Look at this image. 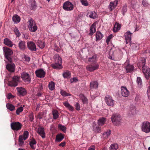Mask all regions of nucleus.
<instances>
[{
	"label": "nucleus",
	"mask_w": 150,
	"mask_h": 150,
	"mask_svg": "<svg viewBox=\"0 0 150 150\" xmlns=\"http://www.w3.org/2000/svg\"><path fill=\"white\" fill-rule=\"evenodd\" d=\"M54 58L55 60V64H52V67L54 69H59L62 64V58L58 54H55Z\"/></svg>",
	"instance_id": "obj_2"
},
{
	"label": "nucleus",
	"mask_w": 150,
	"mask_h": 150,
	"mask_svg": "<svg viewBox=\"0 0 150 150\" xmlns=\"http://www.w3.org/2000/svg\"><path fill=\"white\" fill-rule=\"evenodd\" d=\"M116 52L115 51L114 53V55L116 58H118V60H119L122 58V52L120 50H119L118 52H117V54H116Z\"/></svg>",
	"instance_id": "obj_29"
},
{
	"label": "nucleus",
	"mask_w": 150,
	"mask_h": 150,
	"mask_svg": "<svg viewBox=\"0 0 150 150\" xmlns=\"http://www.w3.org/2000/svg\"><path fill=\"white\" fill-rule=\"evenodd\" d=\"M12 19H20V18L18 15L15 14L13 15Z\"/></svg>",
	"instance_id": "obj_58"
},
{
	"label": "nucleus",
	"mask_w": 150,
	"mask_h": 150,
	"mask_svg": "<svg viewBox=\"0 0 150 150\" xmlns=\"http://www.w3.org/2000/svg\"><path fill=\"white\" fill-rule=\"evenodd\" d=\"M23 108L22 107H20L18 108L16 110V113L17 115H19L20 112L23 111Z\"/></svg>",
	"instance_id": "obj_48"
},
{
	"label": "nucleus",
	"mask_w": 150,
	"mask_h": 150,
	"mask_svg": "<svg viewBox=\"0 0 150 150\" xmlns=\"http://www.w3.org/2000/svg\"><path fill=\"white\" fill-rule=\"evenodd\" d=\"M75 106L76 108V109L78 111H79L80 110V106L79 104L78 103H76L75 105Z\"/></svg>",
	"instance_id": "obj_55"
},
{
	"label": "nucleus",
	"mask_w": 150,
	"mask_h": 150,
	"mask_svg": "<svg viewBox=\"0 0 150 150\" xmlns=\"http://www.w3.org/2000/svg\"><path fill=\"white\" fill-rule=\"evenodd\" d=\"M58 127L62 130L63 132H65L66 131V127L62 125L61 124H59L58 125Z\"/></svg>",
	"instance_id": "obj_44"
},
{
	"label": "nucleus",
	"mask_w": 150,
	"mask_h": 150,
	"mask_svg": "<svg viewBox=\"0 0 150 150\" xmlns=\"http://www.w3.org/2000/svg\"><path fill=\"white\" fill-rule=\"evenodd\" d=\"M95 64L94 65H93L92 64L87 65L86 67V69L88 71L91 72L98 69L99 67L98 64Z\"/></svg>",
	"instance_id": "obj_15"
},
{
	"label": "nucleus",
	"mask_w": 150,
	"mask_h": 150,
	"mask_svg": "<svg viewBox=\"0 0 150 150\" xmlns=\"http://www.w3.org/2000/svg\"><path fill=\"white\" fill-rule=\"evenodd\" d=\"M127 6H124L122 8V12L123 15H124L125 13L127 11Z\"/></svg>",
	"instance_id": "obj_56"
},
{
	"label": "nucleus",
	"mask_w": 150,
	"mask_h": 150,
	"mask_svg": "<svg viewBox=\"0 0 150 150\" xmlns=\"http://www.w3.org/2000/svg\"><path fill=\"white\" fill-rule=\"evenodd\" d=\"M13 21L15 23H19L21 19H12Z\"/></svg>",
	"instance_id": "obj_60"
},
{
	"label": "nucleus",
	"mask_w": 150,
	"mask_h": 150,
	"mask_svg": "<svg viewBox=\"0 0 150 150\" xmlns=\"http://www.w3.org/2000/svg\"><path fill=\"white\" fill-rule=\"evenodd\" d=\"M121 27V25L119 23L116 22L114 25V27L113 29V30L114 32H117L118 31L120 30Z\"/></svg>",
	"instance_id": "obj_33"
},
{
	"label": "nucleus",
	"mask_w": 150,
	"mask_h": 150,
	"mask_svg": "<svg viewBox=\"0 0 150 150\" xmlns=\"http://www.w3.org/2000/svg\"><path fill=\"white\" fill-rule=\"evenodd\" d=\"M94 131L96 133L99 132L100 131V128L98 127H94L93 128Z\"/></svg>",
	"instance_id": "obj_52"
},
{
	"label": "nucleus",
	"mask_w": 150,
	"mask_h": 150,
	"mask_svg": "<svg viewBox=\"0 0 150 150\" xmlns=\"http://www.w3.org/2000/svg\"><path fill=\"white\" fill-rule=\"evenodd\" d=\"M24 138L22 135H20L18 137L19 145L20 146H23L24 145Z\"/></svg>",
	"instance_id": "obj_27"
},
{
	"label": "nucleus",
	"mask_w": 150,
	"mask_h": 150,
	"mask_svg": "<svg viewBox=\"0 0 150 150\" xmlns=\"http://www.w3.org/2000/svg\"><path fill=\"white\" fill-rule=\"evenodd\" d=\"M43 89L42 85H40L38 88V91L43 93Z\"/></svg>",
	"instance_id": "obj_57"
},
{
	"label": "nucleus",
	"mask_w": 150,
	"mask_h": 150,
	"mask_svg": "<svg viewBox=\"0 0 150 150\" xmlns=\"http://www.w3.org/2000/svg\"><path fill=\"white\" fill-rule=\"evenodd\" d=\"M113 35L112 34L110 35L108 37H107L106 40V42L107 45H108L109 42L110 41V40L112 38Z\"/></svg>",
	"instance_id": "obj_50"
},
{
	"label": "nucleus",
	"mask_w": 150,
	"mask_h": 150,
	"mask_svg": "<svg viewBox=\"0 0 150 150\" xmlns=\"http://www.w3.org/2000/svg\"><path fill=\"white\" fill-rule=\"evenodd\" d=\"M48 87L50 90H53L55 88V83L53 81H51L49 83Z\"/></svg>",
	"instance_id": "obj_39"
},
{
	"label": "nucleus",
	"mask_w": 150,
	"mask_h": 150,
	"mask_svg": "<svg viewBox=\"0 0 150 150\" xmlns=\"http://www.w3.org/2000/svg\"><path fill=\"white\" fill-rule=\"evenodd\" d=\"M26 42L25 41L20 40L18 44V46L20 49L22 50H25L26 47Z\"/></svg>",
	"instance_id": "obj_23"
},
{
	"label": "nucleus",
	"mask_w": 150,
	"mask_h": 150,
	"mask_svg": "<svg viewBox=\"0 0 150 150\" xmlns=\"http://www.w3.org/2000/svg\"><path fill=\"white\" fill-rule=\"evenodd\" d=\"M27 46L29 50L31 51H36V46L35 43L32 41H29L27 43Z\"/></svg>",
	"instance_id": "obj_13"
},
{
	"label": "nucleus",
	"mask_w": 150,
	"mask_h": 150,
	"mask_svg": "<svg viewBox=\"0 0 150 150\" xmlns=\"http://www.w3.org/2000/svg\"><path fill=\"white\" fill-rule=\"evenodd\" d=\"M29 120L30 122H33L34 120V115L32 113L30 114L29 116Z\"/></svg>",
	"instance_id": "obj_53"
},
{
	"label": "nucleus",
	"mask_w": 150,
	"mask_h": 150,
	"mask_svg": "<svg viewBox=\"0 0 150 150\" xmlns=\"http://www.w3.org/2000/svg\"><path fill=\"white\" fill-rule=\"evenodd\" d=\"M89 62L92 63L93 64H96V56L95 55H93L91 57H90L88 59Z\"/></svg>",
	"instance_id": "obj_37"
},
{
	"label": "nucleus",
	"mask_w": 150,
	"mask_h": 150,
	"mask_svg": "<svg viewBox=\"0 0 150 150\" xmlns=\"http://www.w3.org/2000/svg\"><path fill=\"white\" fill-rule=\"evenodd\" d=\"M118 4V1L117 0L115 1L114 2H110L108 6V8L110 11H112L113 9H114L116 7V5Z\"/></svg>",
	"instance_id": "obj_22"
},
{
	"label": "nucleus",
	"mask_w": 150,
	"mask_h": 150,
	"mask_svg": "<svg viewBox=\"0 0 150 150\" xmlns=\"http://www.w3.org/2000/svg\"><path fill=\"white\" fill-rule=\"evenodd\" d=\"M16 89L20 95L22 96H23L27 93V91L25 89L22 87H17Z\"/></svg>",
	"instance_id": "obj_19"
},
{
	"label": "nucleus",
	"mask_w": 150,
	"mask_h": 150,
	"mask_svg": "<svg viewBox=\"0 0 150 150\" xmlns=\"http://www.w3.org/2000/svg\"><path fill=\"white\" fill-rule=\"evenodd\" d=\"M121 94L124 97H127L129 94V92L126 87L122 86L121 87Z\"/></svg>",
	"instance_id": "obj_16"
},
{
	"label": "nucleus",
	"mask_w": 150,
	"mask_h": 150,
	"mask_svg": "<svg viewBox=\"0 0 150 150\" xmlns=\"http://www.w3.org/2000/svg\"><path fill=\"white\" fill-rule=\"evenodd\" d=\"M64 105L69 110L73 111H74V107L71 105L67 102L66 101L63 103Z\"/></svg>",
	"instance_id": "obj_31"
},
{
	"label": "nucleus",
	"mask_w": 150,
	"mask_h": 150,
	"mask_svg": "<svg viewBox=\"0 0 150 150\" xmlns=\"http://www.w3.org/2000/svg\"><path fill=\"white\" fill-rule=\"evenodd\" d=\"M20 77L19 76H15L13 77L12 80L8 82V85L10 86L15 87L18 86Z\"/></svg>",
	"instance_id": "obj_6"
},
{
	"label": "nucleus",
	"mask_w": 150,
	"mask_h": 150,
	"mask_svg": "<svg viewBox=\"0 0 150 150\" xmlns=\"http://www.w3.org/2000/svg\"><path fill=\"white\" fill-rule=\"evenodd\" d=\"M118 146L117 144H111L110 148V150H117V149Z\"/></svg>",
	"instance_id": "obj_43"
},
{
	"label": "nucleus",
	"mask_w": 150,
	"mask_h": 150,
	"mask_svg": "<svg viewBox=\"0 0 150 150\" xmlns=\"http://www.w3.org/2000/svg\"><path fill=\"white\" fill-rule=\"evenodd\" d=\"M22 126L23 125L18 122H13L11 124V129L15 131L20 130Z\"/></svg>",
	"instance_id": "obj_5"
},
{
	"label": "nucleus",
	"mask_w": 150,
	"mask_h": 150,
	"mask_svg": "<svg viewBox=\"0 0 150 150\" xmlns=\"http://www.w3.org/2000/svg\"><path fill=\"white\" fill-rule=\"evenodd\" d=\"M28 22V28L30 31L32 32H35L37 29V27L33 19H30Z\"/></svg>",
	"instance_id": "obj_9"
},
{
	"label": "nucleus",
	"mask_w": 150,
	"mask_h": 150,
	"mask_svg": "<svg viewBox=\"0 0 150 150\" xmlns=\"http://www.w3.org/2000/svg\"><path fill=\"white\" fill-rule=\"evenodd\" d=\"M137 82L138 84L139 85L141 86L142 84V80L140 77H138L137 78Z\"/></svg>",
	"instance_id": "obj_49"
},
{
	"label": "nucleus",
	"mask_w": 150,
	"mask_h": 150,
	"mask_svg": "<svg viewBox=\"0 0 150 150\" xmlns=\"http://www.w3.org/2000/svg\"><path fill=\"white\" fill-rule=\"evenodd\" d=\"M145 62L146 59H143L142 60V69L145 78L148 80L150 78V69L148 67L145 66Z\"/></svg>",
	"instance_id": "obj_3"
},
{
	"label": "nucleus",
	"mask_w": 150,
	"mask_h": 150,
	"mask_svg": "<svg viewBox=\"0 0 150 150\" xmlns=\"http://www.w3.org/2000/svg\"><path fill=\"white\" fill-rule=\"evenodd\" d=\"M21 77L23 81L27 83L30 82V76L28 73L25 72H23L21 75Z\"/></svg>",
	"instance_id": "obj_8"
},
{
	"label": "nucleus",
	"mask_w": 150,
	"mask_h": 150,
	"mask_svg": "<svg viewBox=\"0 0 150 150\" xmlns=\"http://www.w3.org/2000/svg\"><path fill=\"white\" fill-rule=\"evenodd\" d=\"M98 23L97 21L93 23L90 27V29L89 35H92L95 33L96 32V25Z\"/></svg>",
	"instance_id": "obj_18"
},
{
	"label": "nucleus",
	"mask_w": 150,
	"mask_h": 150,
	"mask_svg": "<svg viewBox=\"0 0 150 150\" xmlns=\"http://www.w3.org/2000/svg\"><path fill=\"white\" fill-rule=\"evenodd\" d=\"M6 107L8 109L11 111L15 109V107L12 104L8 103L6 105Z\"/></svg>",
	"instance_id": "obj_38"
},
{
	"label": "nucleus",
	"mask_w": 150,
	"mask_h": 150,
	"mask_svg": "<svg viewBox=\"0 0 150 150\" xmlns=\"http://www.w3.org/2000/svg\"><path fill=\"white\" fill-rule=\"evenodd\" d=\"M10 62L11 64H8L6 65V69L11 72H14L15 70V65L14 63H12V60L11 62Z\"/></svg>",
	"instance_id": "obj_14"
},
{
	"label": "nucleus",
	"mask_w": 150,
	"mask_h": 150,
	"mask_svg": "<svg viewBox=\"0 0 150 150\" xmlns=\"http://www.w3.org/2000/svg\"><path fill=\"white\" fill-rule=\"evenodd\" d=\"M63 8L65 11H71L73 9L74 5L71 2L67 1L64 4Z\"/></svg>",
	"instance_id": "obj_10"
},
{
	"label": "nucleus",
	"mask_w": 150,
	"mask_h": 150,
	"mask_svg": "<svg viewBox=\"0 0 150 150\" xmlns=\"http://www.w3.org/2000/svg\"><path fill=\"white\" fill-rule=\"evenodd\" d=\"M148 97L149 99L150 100V88L149 87L147 90V93Z\"/></svg>",
	"instance_id": "obj_59"
},
{
	"label": "nucleus",
	"mask_w": 150,
	"mask_h": 150,
	"mask_svg": "<svg viewBox=\"0 0 150 150\" xmlns=\"http://www.w3.org/2000/svg\"><path fill=\"white\" fill-rule=\"evenodd\" d=\"M14 97L11 94V93H9L8 94L7 98L8 99H10L11 98H13Z\"/></svg>",
	"instance_id": "obj_61"
},
{
	"label": "nucleus",
	"mask_w": 150,
	"mask_h": 150,
	"mask_svg": "<svg viewBox=\"0 0 150 150\" xmlns=\"http://www.w3.org/2000/svg\"><path fill=\"white\" fill-rule=\"evenodd\" d=\"M24 58L25 61L27 62H29L30 60V58L27 57H25Z\"/></svg>",
	"instance_id": "obj_63"
},
{
	"label": "nucleus",
	"mask_w": 150,
	"mask_h": 150,
	"mask_svg": "<svg viewBox=\"0 0 150 150\" xmlns=\"http://www.w3.org/2000/svg\"><path fill=\"white\" fill-rule=\"evenodd\" d=\"M63 75L64 78L70 77L71 75V73L69 71H67L64 73Z\"/></svg>",
	"instance_id": "obj_47"
},
{
	"label": "nucleus",
	"mask_w": 150,
	"mask_h": 150,
	"mask_svg": "<svg viewBox=\"0 0 150 150\" xmlns=\"http://www.w3.org/2000/svg\"><path fill=\"white\" fill-rule=\"evenodd\" d=\"M53 119L56 120L57 119L59 116L58 111L55 110H54L52 112Z\"/></svg>",
	"instance_id": "obj_34"
},
{
	"label": "nucleus",
	"mask_w": 150,
	"mask_h": 150,
	"mask_svg": "<svg viewBox=\"0 0 150 150\" xmlns=\"http://www.w3.org/2000/svg\"><path fill=\"white\" fill-rule=\"evenodd\" d=\"M35 73L36 76L40 78L44 77L46 74L45 72L42 69L37 70Z\"/></svg>",
	"instance_id": "obj_12"
},
{
	"label": "nucleus",
	"mask_w": 150,
	"mask_h": 150,
	"mask_svg": "<svg viewBox=\"0 0 150 150\" xmlns=\"http://www.w3.org/2000/svg\"><path fill=\"white\" fill-rule=\"evenodd\" d=\"M78 81V79L76 78H73L72 79H71V82H76Z\"/></svg>",
	"instance_id": "obj_64"
},
{
	"label": "nucleus",
	"mask_w": 150,
	"mask_h": 150,
	"mask_svg": "<svg viewBox=\"0 0 150 150\" xmlns=\"http://www.w3.org/2000/svg\"><path fill=\"white\" fill-rule=\"evenodd\" d=\"M37 45L40 48L42 49L45 46V43L44 42L40 40H38L37 42Z\"/></svg>",
	"instance_id": "obj_36"
},
{
	"label": "nucleus",
	"mask_w": 150,
	"mask_h": 150,
	"mask_svg": "<svg viewBox=\"0 0 150 150\" xmlns=\"http://www.w3.org/2000/svg\"><path fill=\"white\" fill-rule=\"evenodd\" d=\"M29 7L31 10H34L36 9L37 6L35 0H30L29 1Z\"/></svg>",
	"instance_id": "obj_21"
},
{
	"label": "nucleus",
	"mask_w": 150,
	"mask_h": 150,
	"mask_svg": "<svg viewBox=\"0 0 150 150\" xmlns=\"http://www.w3.org/2000/svg\"><path fill=\"white\" fill-rule=\"evenodd\" d=\"M126 71L127 73H130L134 70V67L132 65L128 64L125 67Z\"/></svg>",
	"instance_id": "obj_26"
},
{
	"label": "nucleus",
	"mask_w": 150,
	"mask_h": 150,
	"mask_svg": "<svg viewBox=\"0 0 150 150\" xmlns=\"http://www.w3.org/2000/svg\"><path fill=\"white\" fill-rule=\"evenodd\" d=\"M81 100L83 104H85L87 103L88 99L87 98L84 96H83L81 97Z\"/></svg>",
	"instance_id": "obj_51"
},
{
	"label": "nucleus",
	"mask_w": 150,
	"mask_h": 150,
	"mask_svg": "<svg viewBox=\"0 0 150 150\" xmlns=\"http://www.w3.org/2000/svg\"><path fill=\"white\" fill-rule=\"evenodd\" d=\"M90 87L91 89L97 88L98 87V83L96 81H92L90 83Z\"/></svg>",
	"instance_id": "obj_32"
},
{
	"label": "nucleus",
	"mask_w": 150,
	"mask_h": 150,
	"mask_svg": "<svg viewBox=\"0 0 150 150\" xmlns=\"http://www.w3.org/2000/svg\"><path fill=\"white\" fill-rule=\"evenodd\" d=\"M87 16L88 17L95 19L97 18V15L96 12L94 11H90L88 13Z\"/></svg>",
	"instance_id": "obj_24"
},
{
	"label": "nucleus",
	"mask_w": 150,
	"mask_h": 150,
	"mask_svg": "<svg viewBox=\"0 0 150 150\" xmlns=\"http://www.w3.org/2000/svg\"><path fill=\"white\" fill-rule=\"evenodd\" d=\"M105 100L106 104L109 106H113L115 104V101L109 95H107L105 96Z\"/></svg>",
	"instance_id": "obj_11"
},
{
	"label": "nucleus",
	"mask_w": 150,
	"mask_h": 150,
	"mask_svg": "<svg viewBox=\"0 0 150 150\" xmlns=\"http://www.w3.org/2000/svg\"><path fill=\"white\" fill-rule=\"evenodd\" d=\"M43 94V92L37 91V96L38 97H40Z\"/></svg>",
	"instance_id": "obj_62"
},
{
	"label": "nucleus",
	"mask_w": 150,
	"mask_h": 150,
	"mask_svg": "<svg viewBox=\"0 0 150 150\" xmlns=\"http://www.w3.org/2000/svg\"><path fill=\"white\" fill-rule=\"evenodd\" d=\"M14 31L17 37H19L21 35V33L17 28L15 27L14 28Z\"/></svg>",
	"instance_id": "obj_46"
},
{
	"label": "nucleus",
	"mask_w": 150,
	"mask_h": 150,
	"mask_svg": "<svg viewBox=\"0 0 150 150\" xmlns=\"http://www.w3.org/2000/svg\"><path fill=\"white\" fill-rule=\"evenodd\" d=\"M131 33L130 31H127L125 34V37L126 44L130 42L131 41Z\"/></svg>",
	"instance_id": "obj_20"
},
{
	"label": "nucleus",
	"mask_w": 150,
	"mask_h": 150,
	"mask_svg": "<svg viewBox=\"0 0 150 150\" xmlns=\"http://www.w3.org/2000/svg\"><path fill=\"white\" fill-rule=\"evenodd\" d=\"M111 120L113 123L116 126H119L122 122L121 116L118 114H114L111 117Z\"/></svg>",
	"instance_id": "obj_4"
},
{
	"label": "nucleus",
	"mask_w": 150,
	"mask_h": 150,
	"mask_svg": "<svg viewBox=\"0 0 150 150\" xmlns=\"http://www.w3.org/2000/svg\"><path fill=\"white\" fill-rule=\"evenodd\" d=\"M103 35L99 31H97L96 34V41H99L103 37Z\"/></svg>",
	"instance_id": "obj_28"
},
{
	"label": "nucleus",
	"mask_w": 150,
	"mask_h": 150,
	"mask_svg": "<svg viewBox=\"0 0 150 150\" xmlns=\"http://www.w3.org/2000/svg\"><path fill=\"white\" fill-rule=\"evenodd\" d=\"M142 129L143 131L146 133L150 132V122L145 121L142 123Z\"/></svg>",
	"instance_id": "obj_7"
},
{
	"label": "nucleus",
	"mask_w": 150,
	"mask_h": 150,
	"mask_svg": "<svg viewBox=\"0 0 150 150\" xmlns=\"http://www.w3.org/2000/svg\"><path fill=\"white\" fill-rule=\"evenodd\" d=\"M111 133L110 130H108L107 131L105 132L103 134V138L107 139L110 135Z\"/></svg>",
	"instance_id": "obj_41"
},
{
	"label": "nucleus",
	"mask_w": 150,
	"mask_h": 150,
	"mask_svg": "<svg viewBox=\"0 0 150 150\" xmlns=\"http://www.w3.org/2000/svg\"><path fill=\"white\" fill-rule=\"evenodd\" d=\"M64 138V135L61 133L58 134L56 136L55 141L56 142H61Z\"/></svg>",
	"instance_id": "obj_25"
},
{
	"label": "nucleus",
	"mask_w": 150,
	"mask_h": 150,
	"mask_svg": "<svg viewBox=\"0 0 150 150\" xmlns=\"http://www.w3.org/2000/svg\"><path fill=\"white\" fill-rule=\"evenodd\" d=\"M106 121L105 118L104 117L100 118L98 120V125L99 126H102L104 125Z\"/></svg>",
	"instance_id": "obj_35"
},
{
	"label": "nucleus",
	"mask_w": 150,
	"mask_h": 150,
	"mask_svg": "<svg viewBox=\"0 0 150 150\" xmlns=\"http://www.w3.org/2000/svg\"><path fill=\"white\" fill-rule=\"evenodd\" d=\"M60 93L64 97L71 96V94L70 93H67L66 91L63 90H61Z\"/></svg>",
	"instance_id": "obj_42"
},
{
	"label": "nucleus",
	"mask_w": 150,
	"mask_h": 150,
	"mask_svg": "<svg viewBox=\"0 0 150 150\" xmlns=\"http://www.w3.org/2000/svg\"><path fill=\"white\" fill-rule=\"evenodd\" d=\"M81 2L82 4L85 6L88 5V3L86 0H81Z\"/></svg>",
	"instance_id": "obj_54"
},
{
	"label": "nucleus",
	"mask_w": 150,
	"mask_h": 150,
	"mask_svg": "<svg viewBox=\"0 0 150 150\" xmlns=\"http://www.w3.org/2000/svg\"><path fill=\"white\" fill-rule=\"evenodd\" d=\"M36 141L34 138L30 142V145L31 148L33 149H35V148L34 146V145H35L36 144Z\"/></svg>",
	"instance_id": "obj_40"
},
{
	"label": "nucleus",
	"mask_w": 150,
	"mask_h": 150,
	"mask_svg": "<svg viewBox=\"0 0 150 150\" xmlns=\"http://www.w3.org/2000/svg\"><path fill=\"white\" fill-rule=\"evenodd\" d=\"M4 43L6 45L10 47H11L13 45L12 42L7 38H5L4 39Z\"/></svg>",
	"instance_id": "obj_30"
},
{
	"label": "nucleus",
	"mask_w": 150,
	"mask_h": 150,
	"mask_svg": "<svg viewBox=\"0 0 150 150\" xmlns=\"http://www.w3.org/2000/svg\"><path fill=\"white\" fill-rule=\"evenodd\" d=\"M37 133L42 138L45 137V133L44 128L42 127H39L37 129Z\"/></svg>",
	"instance_id": "obj_17"
},
{
	"label": "nucleus",
	"mask_w": 150,
	"mask_h": 150,
	"mask_svg": "<svg viewBox=\"0 0 150 150\" xmlns=\"http://www.w3.org/2000/svg\"><path fill=\"white\" fill-rule=\"evenodd\" d=\"M4 54L5 58L9 62H11V55L13 54L12 50L7 47H3Z\"/></svg>",
	"instance_id": "obj_1"
},
{
	"label": "nucleus",
	"mask_w": 150,
	"mask_h": 150,
	"mask_svg": "<svg viewBox=\"0 0 150 150\" xmlns=\"http://www.w3.org/2000/svg\"><path fill=\"white\" fill-rule=\"evenodd\" d=\"M29 132L27 131H25L24 132L23 135V137L24 138V140L26 139L28 137Z\"/></svg>",
	"instance_id": "obj_45"
}]
</instances>
